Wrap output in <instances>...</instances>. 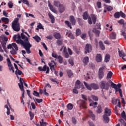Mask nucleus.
<instances>
[{
	"label": "nucleus",
	"mask_w": 126,
	"mask_h": 126,
	"mask_svg": "<svg viewBox=\"0 0 126 126\" xmlns=\"http://www.w3.org/2000/svg\"><path fill=\"white\" fill-rule=\"evenodd\" d=\"M67 73L68 77H72V76H73V73H72V71H71V70H67Z\"/></svg>",
	"instance_id": "72a5a7b5"
},
{
	"label": "nucleus",
	"mask_w": 126,
	"mask_h": 126,
	"mask_svg": "<svg viewBox=\"0 0 126 126\" xmlns=\"http://www.w3.org/2000/svg\"><path fill=\"white\" fill-rule=\"evenodd\" d=\"M84 84L85 85V86H86L87 89H88V90H92V84H87L86 82H84Z\"/></svg>",
	"instance_id": "4be33fe9"
},
{
	"label": "nucleus",
	"mask_w": 126,
	"mask_h": 126,
	"mask_svg": "<svg viewBox=\"0 0 126 126\" xmlns=\"http://www.w3.org/2000/svg\"><path fill=\"white\" fill-rule=\"evenodd\" d=\"M120 122H121V123H122V124H123L124 126H126V123H125V121H124V120L123 119H120Z\"/></svg>",
	"instance_id": "774afa93"
},
{
	"label": "nucleus",
	"mask_w": 126,
	"mask_h": 126,
	"mask_svg": "<svg viewBox=\"0 0 126 126\" xmlns=\"http://www.w3.org/2000/svg\"><path fill=\"white\" fill-rule=\"evenodd\" d=\"M29 114L31 117V120L32 121V120H33V118H34V114H33L31 111H30Z\"/></svg>",
	"instance_id": "bf43d9fd"
},
{
	"label": "nucleus",
	"mask_w": 126,
	"mask_h": 126,
	"mask_svg": "<svg viewBox=\"0 0 126 126\" xmlns=\"http://www.w3.org/2000/svg\"><path fill=\"white\" fill-rule=\"evenodd\" d=\"M118 23H120V24L123 25L124 23H125V21L124 20L121 19L118 21Z\"/></svg>",
	"instance_id": "338daca9"
},
{
	"label": "nucleus",
	"mask_w": 126,
	"mask_h": 126,
	"mask_svg": "<svg viewBox=\"0 0 126 126\" xmlns=\"http://www.w3.org/2000/svg\"><path fill=\"white\" fill-rule=\"evenodd\" d=\"M97 113L98 114H101V113H102V107H101V106L100 105L97 107Z\"/></svg>",
	"instance_id": "a18cd8bd"
},
{
	"label": "nucleus",
	"mask_w": 126,
	"mask_h": 126,
	"mask_svg": "<svg viewBox=\"0 0 126 126\" xmlns=\"http://www.w3.org/2000/svg\"><path fill=\"white\" fill-rule=\"evenodd\" d=\"M112 103L113 105H117L118 103V107L121 108L122 106H121V102H120V99H117L116 100L112 99Z\"/></svg>",
	"instance_id": "aec40b11"
},
{
	"label": "nucleus",
	"mask_w": 126,
	"mask_h": 126,
	"mask_svg": "<svg viewBox=\"0 0 126 126\" xmlns=\"http://www.w3.org/2000/svg\"><path fill=\"white\" fill-rule=\"evenodd\" d=\"M22 73V71H20L19 69H17L15 71V74H16V75L17 76L18 75H21Z\"/></svg>",
	"instance_id": "c03bdc74"
},
{
	"label": "nucleus",
	"mask_w": 126,
	"mask_h": 126,
	"mask_svg": "<svg viewBox=\"0 0 126 126\" xmlns=\"http://www.w3.org/2000/svg\"><path fill=\"white\" fill-rule=\"evenodd\" d=\"M2 38V41H3L4 42H6V41H7L8 39L7 37L5 36H1Z\"/></svg>",
	"instance_id": "13d9d810"
},
{
	"label": "nucleus",
	"mask_w": 126,
	"mask_h": 126,
	"mask_svg": "<svg viewBox=\"0 0 126 126\" xmlns=\"http://www.w3.org/2000/svg\"><path fill=\"white\" fill-rule=\"evenodd\" d=\"M52 56L53 58H54L55 59H58V58H59V57L58 56V54H57V53L55 52H53L52 53Z\"/></svg>",
	"instance_id": "864d4df0"
},
{
	"label": "nucleus",
	"mask_w": 126,
	"mask_h": 126,
	"mask_svg": "<svg viewBox=\"0 0 126 126\" xmlns=\"http://www.w3.org/2000/svg\"><path fill=\"white\" fill-rule=\"evenodd\" d=\"M99 47L100 49H101L103 50H105V46L103 44V42H102V41H99Z\"/></svg>",
	"instance_id": "f704fd0d"
},
{
	"label": "nucleus",
	"mask_w": 126,
	"mask_h": 126,
	"mask_svg": "<svg viewBox=\"0 0 126 126\" xmlns=\"http://www.w3.org/2000/svg\"><path fill=\"white\" fill-rule=\"evenodd\" d=\"M50 59L51 60V63H49L48 65H49L52 71H55V74H56V75H59V72L55 70V67H56V63H55V61H54L52 58Z\"/></svg>",
	"instance_id": "0eeeda50"
},
{
	"label": "nucleus",
	"mask_w": 126,
	"mask_h": 126,
	"mask_svg": "<svg viewBox=\"0 0 126 126\" xmlns=\"http://www.w3.org/2000/svg\"><path fill=\"white\" fill-rule=\"evenodd\" d=\"M112 75L113 72H112V71H109L107 74V78H108V79L110 78H112Z\"/></svg>",
	"instance_id": "37998d69"
},
{
	"label": "nucleus",
	"mask_w": 126,
	"mask_h": 126,
	"mask_svg": "<svg viewBox=\"0 0 126 126\" xmlns=\"http://www.w3.org/2000/svg\"><path fill=\"white\" fill-rule=\"evenodd\" d=\"M32 38L34 39V40H35V41H36L37 42H39L40 41H41V38L38 35H35V36L32 37Z\"/></svg>",
	"instance_id": "c9c22d12"
},
{
	"label": "nucleus",
	"mask_w": 126,
	"mask_h": 126,
	"mask_svg": "<svg viewBox=\"0 0 126 126\" xmlns=\"http://www.w3.org/2000/svg\"><path fill=\"white\" fill-rule=\"evenodd\" d=\"M48 16H49V18L51 19V23H55V17L52 13H49Z\"/></svg>",
	"instance_id": "5701e85b"
},
{
	"label": "nucleus",
	"mask_w": 126,
	"mask_h": 126,
	"mask_svg": "<svg viewBox=\"0 0 126 126\" xmlns=\"http://www.w3.org/2000/svg\"><path fill=\"white\" fill-rule=\"evenodd\" d=\"M91 97L92 98V99H93V100H94V101H98V97H97L96 96L92 95Z\"/></svg>",
	"instance_id": "052dcab7"
},
{
	"label": "nucleus",
	"mask_w": 126,
	"mask_h": 126,
	"mask_svg": "<svg viewBox=\"0 0 126 126\" xmlns=\"http://www.w3.org/2000/svg\"><path fill=\"white\" fill-rule=\"evenodd\" d=\"M116 33L115 32H112L110 35V38L112 39H116Z\"/></svg>",
	"instance_id": "4c0bfd02"
},
{
	"label": "nucleus",
	"mask_w": 126,
	"mask_h": 126,
	"mask_svg": "<svg viewBox=\"0 0 126 126\" xmlns=\"http://www.w3.org/2000/svg\"><path fill=\"white\" fill-rule=\"evenodd\" d=\"M21 36L20 34L14 35L13 36V39L14 41H16V43H17V44H20L21 45H22L24 49H25L27 54H31V51L30 50V49L31 47H32V45H31L28 41V37H26V36H25L23 33L21 34ZM21 38L23 39V40H22Z\"/></svg>",
	"instance_id": "f257e3e1"
},
{
	"label": "nucleus",
	"mask_w": 126,
	"mask_h": 126,
	"mask_svg": "<svg viewBox=\"0 0 126 126\" xmlns=\"http://www.w3.org/2000/svg\"><path fill=\"white\" fill-rule=\"evenodd\" d=\"M7 104L5 105V108H7V111L6 112L7 115H10V105L9 104V102L8 101V99L7 100Z\"/></svg>",
	"instance_id": "f3484780"
},
{
	"label": "nucleus",
	"mask_w": 126,
	"mask_h": 126,
	"mask_svg": "<svg viewBox=\"0 0 126 126\" xmlns=\"http://www.w3.org/2000/svg\"><path fill=\"white\" fill-rule=\"evenodd\" d=\"M61 2L59 1L55 0L54 1V5L56 6L57 7H59L60 5H61Z\"/></svg>",
	"instance_id": "7c9ffc66"
},
{
	"label": "nucleus",
	"mask_w": 126,
	"mask_h": 126,
	"mask_svg": "<svg viewBox=\"0 0 126 126\" xmlns=\"http://www.w3.org/2000/svg\"><path fill=\"white\" fill-rule=\"evenodd\" d=\"M89 113L90 114V117L91 119H92V120H93V121H94V120H95V115H94L93 114V113L92 112V111L91 110L89 111Z\"/></svg>",
	"instance_id": "393cba45"
},
{
	"label": "nucleus",
	"mask_w": 126,
	"mask_h": 126,
	"mask_svg": "<svg viewBox=\"0 0 126 126\" xmlns=\"http://www.w3.org/2000/svg\"><path fill=\"white\" fill-rule=\"evenodd\" d=\"M83 63H84V65H87L88 63H89V57H85L83 59Z\"/></svg>",
	"instance_id": "412c9836"
},
{
	"label": "nucleus",
	"mask_w": 126,
	"mask_h": 126,
	"mask_svg": "<svg viewBox=\"0 0 126 126\" xmlns=\"http://www.w3.org/2000/svg\"><path fill=\"white\" fill-rule=\"evenodd\" d=\"M85 50V53L88 54L90 53V52H92V46H91V45L87 44L86 45Z\"/></svg>",
	"instance_id": "f8f14e48"
},
{
	"label": "nucleus",
	"mask_w": 126,
	"mask_h": 126,
	"mask_svg": "<svg viewBox=\"0 0 126 126\" xmlns=\"http://www.w3.org/2000/svg\"><path fill=\"white\" fill-rule=\"evenodd\" d=\"M67 108L68 110H72L73 105L71 103H69L67 105Z\"/></svg>",
	"instance_id": "ea45409f"
},
{
	"label": "nucleus",
	"mask_w": 126,
	"mask_h": 126,
	"mask_svg": "<svg viewBox=\"0 0 126 126\" xmlns=\"http://www.w3.org/2000/svg\"><path fill=\"white\" fill-rule=\"evenodd\" d=\"M120 16L125 18L126 15L122 11L117 12L114 14V17L115 18H120Z\"/></svg>",
	"instance_id": "9d476101"
},
{
	"label": "nucleus",
	"mask_w": 126,
	"mask_h": 126,
	"mask_svg": "<svg viewBox=\"0 0 126 126\" xmlns=\"http://www.w3.org/2000/svg\"><path fill=\"white\" fill-rule=\"evenodd\" d=\"M75 88H77V89H79L80 88H82V89H83L84 88L83 85H81V84H80V81L79 80H77L76 82Z\"/></svg>",
	"instance_id": "dca6fc26"
},
{
	"label": "nucleus",
	"mask_w": 126,
	"mask_h": 126,
	"mask_svg": "<svg viewBox=\"0 0 126 126\" xmlns=\"http://www.w3.org/2000/svg\"><path fill=\"white\" fill-rule=\"evenodd\" d=\"M121 117L122 119H124V120H126V115L125 111H123L121 113Z\"/></svg>",
	"instance_id": "a19ab883"
},
{
	"label": "nucleus",
	"mask_w": 126,
	"mask_h": 126,
	"mask_svg": "<svg viewBox=\"0 0 126 126\" xmlns=\"http://www.w3.org/2000/svg\"><path fill=\"white\" fill-rule=\"evenodd\" d=\"M41 126H47V123L44 122V120L42 119L41 122H40Z\"/></svg>",
	"instance_id": "49530a36"
},
{
	"label": "nucleus",
	"mask_w": 126,
	"mask_h": 126,
	"mask_svg": "<svg viewBox=\"0 0 126 126\" xmlns=\"http://www.w3.org/2000/svg\"><path fill=\"white\" fill-rule=\"evenodd\" d=\"M65 24H66L67 26H68V27H69L70 29H71L72 28L71 27V24L70 23H69V21H65Z\"/></svg>",
	"instance_id": "de8ad7c7"
},
{
	"label": "nucleus",
	"mask_w": 126,
	"mask_h": 126,
	"mask_svg": "<svg viewBox=\"0 0 126 126\" xmlns=\"http://www.w3.org/2000/svg\"><path fill=\"white\" fill-rule=\"evenodd\" d=\"M58 59H59V62L60 63H63V57L61 56H58Z\"/></svg>",
	"instance_id": "8fccbe9b"
},
{
	"label": "nucleus",
	"mask_w": 126,
	"mask_h": 126,
	"mask_svg": "<svg viewBox=\"0 0 126 126\" xmlns=\"http://www.w3.org/2000/svg\"><path fill=\"white\" fill-rule=\"evenodd\" d=\"M72 122L74 125H76V119L75 118L73 117L72 119Z\"/></svg>",
	"instance_id": "69168bd1"
},
{
	"label": "nucleus",
	"mask_w": 126,
	"mask_h": 126,
	"mask_svg": "<svg viewBox=\"0 0 126 126\" xmlns=\"http://www.w3.org/2000/svg\"><path fill=\"white\" fill-rule=\"evenodd\" d=\"M100 86L101 89H105V90H108L109 87H110V82H106L102 81L100 82Z\"/></svg>",
	"instance_id": "6e6552de"
},
{
	"label": "nucleus",
	"mask_w": 126,
	"mask_h": 126,
	"mask_svg": "<svg viewBox=\"0 0 126 126\" xmlns=\"http://www.w3.org/2000/svg\"><path fill=\"white\" fill-rule=\"evenodd\" d=\"M93 32H94V33H95L96 36H97V37L99 36V35L100 34V31L97 30V29H94V30H93Z\"/></svg>",
	"instance_id": "473e14b6"
},
{
	"label": "nucleus",
	"mask_w": 126,
	"mask_h": 126,
	"mask_svg": "<svg viewBox=\"0 0 126 126\" xmlns=\"http://www.w3.org/2000/svg\"><path fill=\"white\" fill-rule=\"evenodd\" d=\"M110 55H109L108 54H107L105 57V62L106 63H108V62L110 61Z\"/></svg>",
	"instance_id": "e433bc0d"
},
{
	"label": "nucleus",
	"mask_w": 126,
	"mask_h": 126,
	"mask_svg": "<svg viewBox=\"0 0 126 126\" xmlns=\"http://www.w3.org/2000/svg\"><path fill=\"white\" fill-rule=\"evenodd\" d=\"M46 73H49V72L50 71V68H49V67H47V65H45L42 68V71H46Z\"/></svg>",
	"instance_id": "b1692460"
},
{
	"label": "nucleus",
	"mask_w": 126,
	"mask_h": 126,
	"mask_svg": "<svg viewBox=\"0 0 126 126\" xmlns=\"http://www.w3.org/2000/svg\"><path fill=\"white\" fill-rule=\"evenodd\" d=\"M6 61H7V65L9 67V70H10V71H11V70H12V72H13V73H14V69L13 68V66L11 64V62L10 61V59H9V58H7L6 59Z\"/></svg>",
	"instance_id": "9b49d317"
},
{
	"label": "nucleus",
	"mask_w": 126,
	"mask_h": 126,
	"mask_svg": "<svg viewBox=\"0 0 126 126\" xmlns=\"http://www.w3.org/2000/svg\"><path fill=\"white\" fill-rule=\"evenodd\" d=\"M109 86L110 83H111V86L112 88H114L116 92H119L120 97H123V91H122V89L121 88L122 87V84H118L116 85L115 83H113L112 81H109Z\"/></svg>",
	"instance_id": "f03ea898"
},
{
	"label": "nucleus",
	"mask_w": 126,
	"mask_h": 126,
	"mask_svg": "<svg viewBox=\"0 0 126 126\" xmlns=\"http://www.w3.org/2000/svg\"><path fill=\"white\" fill-rule=\"evenodd\" d=\"M106 9L108 11H111L113 10V7H112L111 6H108L106 7Z\"/></svg>",
	"instance_id": "6e6d98bb"
},
{
	"label": "nucleus",
	"mask_w": 126,
	"mask_h": 126,
	"mask_svg": "<svg viewBox=\"0 0 126 126\" xmlns=\"http://www.w3.org/2000/svg\"><path fill=\"white\" fill-rule=\"evenodd\" d=\"M23 1V3L25 4H27L28 6H29V1L28 0H21Z\"/></svg>",
	"instance_id": "3c124183"
},
{
	"label": "nucleus",
	"mask_w": 126,
	"mask_h": 126,
	"mask_svg": "<svg viewBox=\"0 0 126 126\" xmlns=\"http://www.w3.org/2000/svg\"><path fill=\"white\" fill-rule=\"evenodd\" d=\"M91 18L94 24H95V23H96V21L97 20V17H96V16L94 14H92Z\"/></svg>",
	"instance_id": "a878e982"
},
{
	"label": "nucleus",
	"mask_w": 126,
	"mask_h": 126,
	"mask_svg": "<svg viewBox=\"0 0 126 126\" xmlns=\"http://www.w3.org/2000/svg\"><path fill=\"white\" fill-rule=\"evenodd\" d=\"M92 89H94L95 90L99 89V85L96 84H92Z\"/></svg>",
	"instance_id": "cd10ccee"
},
{
	"label": "nucleus",
	"mask_w": 126,
	"mask_h": 126,
	"mask_svg": "<svg viewBox=\"0 0 126 126\" xmlns=\"http://www.w3.org/2000/svg\"><path fill=\"white\" fill-rule=\"evenodd\" d=\"M54 36L57 40H58V39H61V34L59 32L54 33Z\"/></svg>",
	"instance_id": "c85d7f7f"
},
{
	"label": "nucleus",
	"mask_w": 126,
	"mask_h": 126,
	"mask_svg": "<svg viewBox=\"0 0 126 126\" xmlns=\"http://www.w3.org/2000/svg\"><path fill=\"white\" fill-rule=\"evenodd\" d=\"M1 21L3 22H5V23L6 24H8V23L9 22V19L8 18H5V17H2L1 18Z\"/></svg>",
	"instance_id": "c756f323"
},
{
	"label": "nucleus",
	"mask_w": 126,
	"mask_h": 126,
	"mask_svg": "<svg viewBox=\"0 0 126 126\" xmlns=\"http://www.w3.org/2000/svg\"><path fill=\"white\" fill-rule=\"evenodd\" d=\"M82 99H84V100H79V102L80 103V108L83 109H86V108H87V106H86V105H87L86 101H87V98L86 97V95L84 94H82Z\"/></svg>",
	"instance_id": "423d86ee"
},
{
	"label": "nucleus",
	"mask_w": 126,
	"mask_h": 126,
	"mask_svg": "<svg viewBox=\"0 0 126 126\" xmlns=\"http://www.w3.org/2000/svg\"><path fill=\"white\" fill-rule=\"evenodd\" d=\"M58 10L60 13H63L65 10V5L62 4L58 7Z\"/></svg>",
	"instance_id": "2eb2a0df"
},
{
	"label": "nucleus",
	"mask_w": 126,
	"mask_h": 126,
	"mask_svg": "<svg viewBox=\"0 0 126 126\" xmlns=\"http://www.w3.org/2000/svg\"><path fill=\"white\" fill-rule=\"evenodd\" d=\"M83 18L85 20H87L88 19V14L87 13V12H85L83 14Z\"/></svg>",
	"instance_id": "2f4dec72"
},
{
	"label": "nucleus",
	"mask_w": 126,
	"mask_h": 126,
	"mask_svg": "<svg viewBox=\"0 0 126 126\" xmlns=\"http://www.w3.org/2000/svg\"><path fill=\"white\" fill-rule=\"evenodd\" d=\"M37 28H36V30H39V29H43L44 30V27H43V25H42V24L38 23L37 26Z\"/></svg>",
	"instance_id": "58836bf2"
},
{
	"label": "nucleus",
	"mask_w": 126,
	"mask_h": 126,
	"mask_svg": "<svg viewBox=\"0 0 126 126\" xmlns=\"http://www.w3.org/2000/svg\"><path fill=\"white\" fill-rule=\"evenodd\" d=\"M121 35L124 36L125 39H126V32H125V31L122 30L121 31Z\"/></svg>",
	"instance_id": "5fc2aeb1"
},
{
	"label": "nucleus",
	"mask_w": 126,
	"mask_h": 126,
	"mask_svg": "<svg viewBox=\"0 0 126 126\" xmlns=\"http://www.w3.org/2000/svg\"><path fill=\"white\" fill-rule=\"evenodd\" d=\"M3 15H4V16H5V17H8V13L5 11H3Z\"/></svg>",
	"instance_id": "0e129e2a"
},
{
	"label": "nucleus",
	"mask_w": 126,
	"mask_h": 126,
	"mask_svg": "<svg viewBox=\"0 0 126 126\" xmlns=\"http://www.w3.org/2000/svg\"><path fill=\"white\" fill-rule=\"evenodd\" d=\"M90 106L93 107V108H96L97 107V102H92L90 104Z\"/></svg>",
	"instance_id": "79ce46f5"
},
{
	"label": "nucleus",
	"mask_w": 126,
	"mask_h": 126,
	"mask_svg": "<svg viewBox=\"0 0 126 126\" xmlns=\"http://www.w3.org/2000/svg\"><path fill=\"white\" fill-rule=\"evenodd\" d=\"M70 21L71 22L72 25H75V19L73 16H70Z\"/></svg>",
	"instance_id": "bb28decb"
},
{
	"label": "nucleus",
	"mask_w": 126,
	"mask_h": 126,
	"mask_svg": "<svg viewBox=\"0 0 126 126\" xmlns=\"http://www.w3.org/2000/svg\"><path fill=\"white\" fill-rule=\"evenodd\" d=\"M119 57L122 58L123 59V60H124V61H126V59L124 58L125 57H126V54L125 53V52H124L123 51L119 50Z\"/></svg>",
	"instance_id": "a211bd4d"
},
{
	"label": "nucleus",
	"mask_w": 126,
	"mask_h": 126,
	"mask_svg": "<svg viewBox=\"0 0 126 126\" xmlns=\"http://www.w3.org/2000/svg\"><path fill=\"white\" fill-rule=\"evenodd\" d=\"M96 4L98 8H101V6L102 5V3H101V2H97Z\"/></svg>",
	"instance_id": "e2e57ef3"
},
{
	"label": "nucleus",
	"mask_w": 126,
	"mask_h": 126,
	"mask_svg": "<svg viewBox=\"0 0 126 126\" xmlns=\"http://www.w3.org/2000/svg\"><path fill=\"white\" fill-rule=\"evenodd\" d=\"M81 34V31L80 29H77L76 31V36H79Z\"/></svg>",
	"instance_id": "09e8293b"
},
{
	"label": "nucleus",
	"mask_w": 126,
	"mask_h": 126,
	"mask_svg": "<svg viewBox=\"0 0 126 126\" xmlns=\"http://www.w3.org/2000/svg\"><path fill=\"white\" fill-rule=\"evenodd\" d=\"M111 116V109L106 108L104 111V114L103 115V121L105 124H108L110 121L109 117Z\"/></svg>",
	"instance_id": "7ed1b4c3"
},
{
	"label": "nucleus",
	"mask_w": 126,
	"mask_h": 126,
	"mask_svg": "<svg viewBox=\"0 0 126 126\" xmlns=\"http://www.w3.org/2000/svg\"><path fill=\"white\" fill-rule=\"evenodd\" d=\"M8 5L9 8H12V7L13 6V4L11 2L9 1L8 3Z\"/></svg>",
	"instance_id": "680f3d73"
},
{
	"label": "nucleus",
	"mask_w": 126,
	"mask_h": 126,
	"mask_svg": "<svg viewBox=\"0 0 126 126\" xmlns=\"http://www.w3.org/2000/svg\"><path fill=\"white\" fill-rule=\"evenodd\" d=\"M43 102V99L35 98V103H42Z\"/></svg>",
	"instance_id": "4d7b16f0"
},
{
	"label": "nucleus",
	"mask_w": 126,
	"mask_h": 126,
	"mask_svg": "<svg viewBox=\"0 0 126 126\" xmlns=\"http://www.w3.org/2000/svg\"><path fill=\"white\" fill-rule=\"evenodd\" d=\"M95 61L97 63H101L102 61V55L100 54H97L95 57Z\"/></svg>",
	"instance_id": "6ab92c4d"
},
{
	"label": "nucleus",
	"mask_w": 126,
	"mask_h": 126,
	"mask_svg": "<svg viewBox=\"0 0 126 126\" xmlns=\"http://www.w3.org/2000/svg\"><path fill=\"white\" fill-rule=\"evenodd\" d=\"M48 7L52 12L56 14L58 13V10H57V9H56V8H55V7H54V6L51 4L50 1H48Z\"/></svg>",
	"instance_id": "ddd939ff"
},
{
	"label": "nucleus",
	"mask_w": 126,
	"mask_h": 126,
	"mask_svg": "<svg viewBox=\"0 0 126 126\" xmlns=\"http://www.w3.org/2000/svg\"><path fill=\"white\" fill-rule=\"evenodd\" d=\"M105 66H102L99 68L98 71V78H99V79H102V78L104 77V72L103 71V70H104V69H105Z\"/></svg>",
	"instance_id": "1a4fd4ad"
},
{
	"label": "nucleus",
	"mask_w": 126,
	"mask_h": 126,
	"mask_svg": "<svg viewBox=\"0 0 126 126\" xmlns=\"http://www.w3.org/2000/svg\"><path fill=\"white\" fill-rule=\"evenodd\" d=\"M19 19L16 18L12 22V28L14 31L18 32L20 30V25H19Z\"/></svg>",
	"instance_id": "20e7f679"
},
{
	"label": "nucleus",
	"mask_w": 126,
	"mask_h": 126,
	"mask_svg": "<svg viewBox=\"0 0 126 126\" xmlns=\"http://www.w3.org/2000/svg\"><path fill=\"white\" fill-rule=\"evenodd\" d=\"M23 83H24V81L23 80V79L20 78V83L18 84V85L21 91H23V92H24V88L23 87Z\"/></svg>",
	"instance_id": "4468645a"
},
{
	"label": "nucleus",
	"mask_w": 126,
	"mask_h": 126,
	"mask_svg": "<svg viewBox=\"0 0 126 126\" xmlns=\"http://www.w3.org/2000/svg\"><path fill=\"white\" fill-rule=\"evenodd\" d=\"M33 95H34V96H36V97H40L39 93L35 91H33Z\"/></svg>",
	"instance_id": "603ef678"
},
{
	"label": "nucleus",
	"mask_w": 126,
	"mask_h": 126,
	"mask_svg": "<svg viewBox=\"0 0 126 126\" xmlns=\"http://www.w3.org/2000/svg\"><path fill=\"white\" fill-rule=\"evenodd\" d=\"M7 49H10V50H11L10 51L11 55H16V54H17L16 51H18V47L16 43H13L11 44H9L7 46Z\"/></svg>",
	"instance_id": "39448f33"
}]
</instances>
